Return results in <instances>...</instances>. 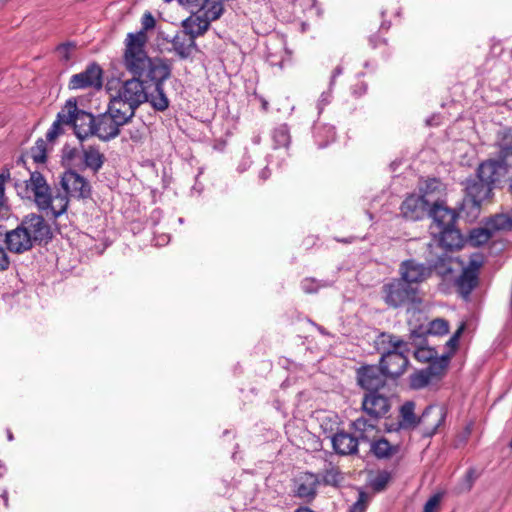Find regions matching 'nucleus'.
<instances>
[{"mask_svg":"<svg viewBox=\"0 0 512 512\" xmlns=\"http://www.w3.org/2000/svg\"><path fill=\"white\" fill-rule=\"evenodd\" d=\"M382 299L393 309H415L422 304L420 290L399 278H393L381 288Z\"/></svg>","mask_w":512,"mask_h":512,"instance_id":"39448f33","label":"nucleus"},{"mask_svg":"<svg viewBox=\"0 0 512 512\" xmlns=\"http://www.w3.org/2000/svg\"><path fill=\"white\" fill-rule=\"evenodd\" d=\"M378 419L369 417L368 419L361 416L355 419L351 423V428L355 432V437L359 438V441H371L377 433Z\"/></svg>","mask_w":512,"mask_h":512,"instance_id":"5701e85b","label":"nucleus"},{"mask_svg":"<svg viewBox=\"0 0 512 512\" xmlns=\"http://www.w3.org/2000/svg\"><path fill=\"white\" fill-rule=\"evenodd\" d=\"M408 348V343L391 333L382 332L375 340V349L382 355L395 353Z\"/></svg>","mask_w":512,"mask_h":512,"instance_id":"412c9836","label":"nucleus"},{"mask_svg":"<svg viewBox=\"0 0 512 512\" xmlns=\"http://www.w3.org/2000/svg\"><path fill=\"white\" fill-rule=\"evenodd\" d=\"M369 495L365 491H360L357 501L350 507L349 512H365L369 502Z\"/></svg>","mask_w":512,"mask_h":512,"instance_id":"49530a36","label":"nucleus"},{"mask_svg":"<svg viewBox=\"0 0 512 512\" xmlns=\"http://www.w3.org/2000/svg\"><path fill=\"white\" fill-rule=\"evenodd\" d=\"M500 156L503 158L505 165L509 168V191L512 194V145H507L501 148Z\"/></svg>","mask_w":512,"mask_h":512,"instance_id":"37998d69","label":"nucleus"},{"mask_svg":"<svg viewBox=\"0 0 512 512\" xmlns=\"http://www.w3.org/2000/svg\"><path fill=\"white\" fill-rule=\"evenodd\" d=\"M392 479L391 473L383 470L380 471L370 482V486L374 492L384 491Z\"/></svg>","mask_w":512,"mask_h":512,"instance_id":"58836bf2","label":"nucleus"},{"mask_svg":"<svg viewBox=\"0 0 512 512\" xmlns=\"http://www.w3.org/2000/svg\"><path fill=\"white\" fill-rule=\"evenodd\" d=\"M53 144L54 142H49L47 139H37L34 146L30 149V155L33 161L38 164L45 163Z\"/></svg>","mask_w":512,"mask_h":512,"instance_id":"72a5a7b5","label":"nucleus"},{"mask_svg":"<svg viewBox=\"0 0 512 512\" xmlns=\"http://www.w3.org/2000/svg\"><path fill=\"white\" fill-rule=\"evenodd\" d=\"M14 185L21 198L33 196L37 207L41 210H50L54 218L65 213L68 208L70 198L68 194L63 191L52 196L46 179L38 171L31 172L28 180L21 183L15 182Z\"/></svg>","mask_w":512,"mask_h":512,"instance_id":"20e7f679","label":"nucleus"},{"mask_svg":"<svg viewBox=\"0 0 512 512\" xmlns=\"http://www.w3.org/2000/svg\"><path fill=\"white\" fill-rule=\"evenodd\" d=\"M7 2H8V0H0V6L4 5Z\"/></svg>","mask_w":512,"mask_h":512,"instance_id":"052dcab7","label":"nucleus"},{"mask_svg":"<svg viewBox=\"0 0 512 512\" xmlns=\"http://www.w3.org/2000/svg\"><path fill=\"white\" fill-rule=\"evenodd\" d=\"M11 174L8 168L0 173V212L8 209L7 198L5 196V184L10 180Z\"/></svg>","mask_w":512,"mask_h":512,"instance_id":"79ce46f5","label":"nucleus"},{"mask_svg":"<svg viewBox=\"0 0 512 512\" xmlns=\"http://www.w3.org/2000/svg\"><path fill=\"white\" fill-rule=\"evenodd\" d=\"M478 280L479 278L476 273L463 270L455 281L458 293L464 298H467L478 285Z\"/></svg>","mask_w":512,"mask_h":512,"instance_id":"cd10ccee","label":"nucleus"},{"mask_svg":"<svg viewBox=\"0 0 512 512\" xmlns=\"http://www.w3.org/2000/svg\"><path fill=\"white\" fill-rule=\"evenodd\" d=\"M438 356L437 351L434 348L426 347V346H419L414 351V357L417 361L422 363H428L434 358Z\"/></svg>","mask_w":512,"mask_h":512,"instance_id":"a19ab883","label":"nucleus"},{"mask_svg":"<svg viewBox=\"0 0 512 512\" xmlns=\"http://www.w3.org/2000/svg\"><path fill=\"white\" fill-rule=\"evenodd\" d=\"M476 478H477V475H476L475 470L473 468L468 469L464 475L462 483L460 484L459 491L460 492H469L472 489Z\"/></svg>","mask_w":512,"mask_h":512,"instance_id":"a18cd8bd","label":"nucleus"},{"mask_svg":"<svg viewBox=\"0 0 512 512\" xmlns=\"http://www.w3.org/2000/svg\"><path fill=\"white\" fill-rule=\"evenodd\" d=\"M429 216L433 218L438 229L455 225L458 217L455 210L446 206L443 201L438 200L432 203Z\"/></svg>","mask_w":512,"mask_h":512,"instance_id":"6ab92c4d","label":"nucleus"},{"mask_svg":"<svg viewBox=\"0 0 512 512\" xmlns=\"http://www.w3.org/2000/svg\"><path fill=\"white\" fill-rule=\"evenodd\" d=\"M72 125L76 137L79 139L83 152V166L96 171V150L93 146H84V141L96 133V122L93 114L77 107L76 99L70 98L64 107L57 113L56 119L48 129L46 138L49 142L64 134V126Z\"/></svg>","mask_w":512,"mask_h":512,"instance_id":"f03ea898","label":"nucleus"},{"mask_svg":"<svg viewBox=\"0 0 512 512\" xmlns=\"http://www.w3.org/2000/svg\"><path fill=\"white\" fill-rule=\"evenodd\" d=\"M172 47L169 51H174L180 59H187L192 55L196 42L183 30L177 32L170 40Z\"/></svg>","mask_w":512,"mask_h":512,"instance_id":"4be33fe9","label":"nucleus"},{"mask_svg":"<svg viewBox=\"0 0 512 512\" xmlns=\"http://www.w3.org/2000/svg\"><path fill=\"white\" fill-rule=\"evenodd\" d=\"M441 498L442 495L440 493L434 494L430 497L424 505L423 512H434V510L439 506Z\"/></svg>","mask_w":512,"mask_h":512,"instance_id":"8fccbe9b","label":"nucleus"},{"mask_svg":"<svg viewBox=\"0 0 512 512\" xmlns=\"http://www.w3.org/2000/svg\"><path fill=\"white\" fill-rule=\"evenodd\" d=\"M126 70L133 76L131 79L122 82L120 79L113 78L107 81L105 89L108 94L109 102L114 107L121 110L131 117L135 110L145 102H150L154 109L164 111L169 106V100L164 93V82L171 76V65L169 64V73L161 78L158 75L150 73V67H144V71L136 73Z\"/></svg>","mask_w":512,"mask_h":512,"instance_id":"f257e3e1","label":"nucleus"},{"mask_svg":"<svg viewBox=\"0 0 512 512\" xmlns=\"http://www.w3.org/2000/svg\"><path fill=\"white\" fill-rule=\"evenodd\" d=\"M8 438H9V440H12L13 439L12 434H9Z\"/></svg>","mask_w":512,"mask_h":512,"instance_id":"680f3d73","label":"nucleus"},{"mask_svg":"<svg viewBox=\"0 0 512 512\" xmlns=\"http://www.w3.org/2000/svg\"><path fill=\"white\" fill-rule=\"evenodd\" d=\"M97 161H98V170H99L103 164L104 156L102 154L98 153Z\"/></svg>","mask_w":512,"mask_h":512,"instance_id":"4d7b16f0","label":"nucleus"},{"mask_svg":"<svg viewBox=\"0 0 512 512\" xmlns=\"http://www.w3.org/2000/svg\"><path fill=\"white\" fill-rule=\"evenodd\" d=\"M294 512H315V511H313L309 507L301 506V507L297 508Z\"/></svg>","mask_w":512,"mask_h":512,"instance_id":"6e6d98bb","label":"nucleus"},{"mask_svg":"<svg viewBox=\"0 0 512 512\" xmlns=\"http://www.w3.org/2000/svg\"><path fill=\"white\" fill-rule=\"evenodd\" d=\"M451 358L452 353H446L440 357L436 356V358L428 362L429 365L425 370L434 380H439L446 374Z\"/></svg>","mask_w":512,"mask_h":512,"instance_id":"c756f323","label":"nucleus"},{"mask_svg":"<svg viewBox=\"0 0 512 512\" xmlns=\"http://www.w3.org/2000/svg\"><path fill=\"white\" fill-rule=\"evenodd\" d=\"M449 332L448 321L437 318L429 323L427 333L431 335H445Z\"/></svg>","mask_w":512,"mask_h":512,"instance_id":"ea45409f","label":"nucleus"},{"mask_svg":"<svg viewBox=\"0 0 512 512\" xmlns=\"http://www.w3.org/2000/svg\"><path fill=\"white\" fill-rule=\"evenodd\" d=\"M178 2L182 6H185L186 8L190 9L191 12H194V10L198 11L201 4H204V0H178Z\"/></svg>","mask_w":512,"mask_h":512,"instance_id":"3c124183","label":"nucleus"},{"mask_svg":"<svg viewBox=\"0 0 512 512\" xmlns=\"http://www.w3.org/2000/svg\"><path fill=\"white\" fill-rule=\"evenodd\" d=\"M399 275L408 284L418 287L419 284L431 277L432 268L417 262L415 259H408L400 263Z\"/></svg>","mask_w":512,"mask_h":512,"instance_id":"f8f14e48","label":"nucleus"},{"mask_svg":"<svg viewBox=\"0 0 512 512\" xmlns=\"http://www.w3.org/2000/svg\"><path fill=\"white\" fill-rule=\"evenodd\" d=\"M509 446H510V448H512V439H511V442H510Z\"/></svg>","mask_w":512,"mask_h":512,"instance_id":"e2e57ef3","label":"nucleus"},{"mask_svg":"<svg viewBox=\"0 0 512 512\" xmlns=\"http://www.w3.org/2000/svg\"><path fill=\"white\" fill-rule=\"evenodd\" d=\"M10 265V260L5 249L0 245V271H5Z\"/></svg>","mask_w":512,"mask_h":512,"instance_id":"603ef678","label":"nucleus"},{"mask_svg":"<svg viewBox=\"0 0 512 512\" xmlns=\"http://www.w3.org/2000/svg\"><path fill=\"white\" fill-rule=\"evenodd\" d=\"M102 69L98 67V76H97V79H98V90L101 88L102 86Z\"/></svg>","mask_w":512,"mask_h":512,"instance_id":"5fc2aeb1","label":"nucleus"},{"mask_svg":"<svg viewBox=\"0 0 512 512\" xmlns=\"http://www.w3.org/2000/svg\"><path fill=\"white\" fill-rule=\"evenodd\" d=\"M370 450L378 459H390L399 452V446L390 444L386 438L382 437L371 441Z\"/></svg>","mask_w":512,"mask_h":512,"instance_id":"c85d7f7f","label":"nucleus"},{"mask_svg":"<svg viewBox=\"0 0 512 512\" xmlns=\"http://www.w3.org/2000/svg\"><path fill=\"white\" fill-rule=\"evenodd\" d=\"M492 236L493 234L486 225L485 227L475 228L470 232L469 243L472 246H480L487 243Z\"/></svg>","mask_w":512,"mask_h":512,"instance_id":"e433bc0d","label":"nucleus"},{"mask_svg":"<svg viewBox=\"0 0 512 512\" xmlns=\"http://www.w3.org/2000/svg\"><path fill=\"white\" fill-rule=\"evenodd\" d=\"M434 379L425 369H421L409 376L410 387L413 389H422L429 385Z\"/></svg>","mask_w":512,"mask_h":512,"instance_id":"4c0bfd02","label":"nucleus"},{"mask_svg":"<svg viewBox=\"0 0 512 512\" xmlns=\"http://www.w3.org/2000/svg\"><path fill=\"white\" fill-rule=\"evenodd\" d=\"M183 31L196 40L202 36L210 27V23L200 14L192 12V15L182 23Z\"/></svg>","mask_w":512,"mask_h":512,"instance_id":"393cba45","label":"nucleus"},{"mask_svg":"<svg viewBox=\"0 0 512 512\" xmlns=\"http://www.w3.org/2000/svg\"><path fill=\"white\" fill-rule=\"evenodd\" d=\"M20 224L22 225V228L27 232V235L29 236L33 246L36 244H46L53 237L50 225L41 215L31 213L25 216Z\"/></svg>","mask_w":512,"mask_h":512,"instance_id":"0eeeda50","label":"nucleus"},{"mask_svg":"<svg viewBox=\"0 0 512 512\" xmlns=\"http://www.w3.org/2000/svg\"><path fill=\"white\" fill-rule=\"evenodd\" d=\"M78 154L77 149L65 146L63 148V160L72 161Z\"/></svg>","mask_w":512,"mask_h":512,"instance_id":"864d4df0","label":"nucleus"},{"mask_svg":"<svg viewBox=\"0 0 512 512\" xmlns=\"http://www.w3.org/2000/svg\"><path fill=\"white\" fill-rule=\"evenodd\" d=\"M430 201L421 195L411 194L402 202L401 214L407 220H421L427 213L429 214Z\"/></svg>","mask_w":512,"mask_h":512,"instance_id":"f3484780","label":"nucleus"},{"mask_svg":"<svg viewBox=\"0 0 512 512\" xmlns=\"http://www.w3.org/2000/svg\"><path fill=\"white\" fill-rule=\"evenodd\" d=\"M361 408L369 417L380 420L391 409L390 399L379 391L366 392L363 396Z\"/></svg>","mask_w":512,"mask_h":512,"instance_id":"ddd939ff","label":"nucleus"},{"mask_svg":"<svg viewBox=\"0 0 512 512\" xmlns=\"http://www.w3.org/2000/svg\"><path fill=\"white\" fill-rule=\"evenodd\" d=\"M330 438L332 448L336 454L341 456L356 455L358 453L359 438L355 435L348 433L345 430H340L333 433V429H330V434L326 436Z\"/></svg>","mask_w":512,"mask_h":512,"instance_id":"dca6fc26","label":"nucleus"},{"mask_svg":"<svg viewBox=\"0 0 512 512\" xmlns=\"http://www.w3.org/2000/svg\"><path fill=\"white\" fill-rule=\"evenodd\" d=\"M96 84V62L90 63L86 70L71 76L68 87L70 90L85 89Z\"/></svg>","mask_w":512,"mask_h":512,"instance_id":"b1692460","label":"nucleus"},{"mask_svg":"<svg viewBox=\"0 0 512 512\" xmlns=\"http://www.w3.org/2000/svg\"><path fill=\"white\" fill-rule=\"evenodd\" d=\"M197 12L211 23L222 16L224 6L222 2L218 0H204V4H201Z\"/></svg>","mask_w":512,"mask_h":512,"instance_id":"7c9ffc66","label":"nucleus"},{"mask_svg":"<svg viewBox=\"0 0 512 512\" xmlns=\"http://www.w3.org/2000/svg\"><path fill=\"white\" fill-rule=\"evenodd\" d=\"M262 107H263V109H264V110H267V109H268V103H267V101H265V100H263V101H262Z\"/></svg>","mask_w":512,"mask_h":512,"instance_id":"bf43d9fd","label":"nucleus"},{"mask_svg":"<svg viewBox=\"0 0 512 512\" xmlns=\"http://www.w3.org/2000/svg\"><path fill=\"white\" fill-rule=\"evenodd\" d=\"M491 188L487 183H484L481 179L477 178V175L473 178H469L465 183L466 196L470 198L471 202L475 206H479L482 201L488 199L492 193Z\"/></svg>","mask_w":512,"mask_h":512,"instance_id":"aec40b11","label":"nucleus"},{"mask_svg":"<svg viewBox=\"0 0 512 512\" xmlns=\"http://www.w3.org/2000/svg\"><path fill=\"white\" fill-rule=\"evenodd\" d=\"M319 485V475L308 471L301 472L293 479L294 496L311 503L317 496Z\"/></svg>","mask_w":512,"mask_h":512,"instance_id":"9b49d317","label":"nucleus"},{"mask_svg":"<svg viewBox=\"0 0 512 512\" xmlns=\"http://www.w3.org/2000/svg\"><path fill=\"white\" fill-rule=\"evenodd\" d=\"M464 330V324H462L456 332L451 336V338L447 341L446 345L450 348V352L452 355L455 353V351L458 348L459 339Z\"/></svg>","mask_w":512,"mask_h":512,"instance_id":"09e8293b","label":"nucleus"},{"mask_svg":"<svg viewBox=\"0 0 512 512\" xmlns=\"http://www.w3.org/2000/svg\"><path fill=\"white\" fill-rule=\"evenodd\" d=\"M319 476L320 484L335 488L340 487L345 480L344 473L341 471L339 466L332 462H329L328 465L325 466Z\"/></svg>","mask_w":512,"mask_h":512,"instance_id":"bb28decb","label":"nucleus"},{"mask_svg":"<svg viewBox=\"0 0 512 512\" xmlns=\"http://www.w3.org/2000/svg\"><path fill=\"white\" fill-rule=\"evenodd\" d=\"M342 73V68L340 66H337L333 71V78L340 75Z\"/></svg>","mask_w":512,"mask_h":512,"instance_id":"13d9d810","label":"nucleus"},{"mask_svg":"<svg viewBox=\"0 0 512 512\" xmlns=\"http://www.w3.org/2000/svg\"><path fill=\"white\" fill-rule=\"evenodd\" d=\"M500 158L501 161L487 160L481 163L476 173L478 179H481L493 189L509 172V168L505 165L503 158L501 156Z\"/></svg>","mask_w":512,"mask_h":512,"instance_id":"2eb2a0df","label":"nucleus"},{"mask_svg":"<svg viewBox=\"0 0 512 512\" xmlns=\"http://www.w3.org/2000/svg\"><path fill=\"white\" fill-rule=\"evenodd\" d=\"M438 233L441 246L449 250L460 249L462 247V236L460 231L455 228V225L440 228L438 229Z\"/></svg>","mask_w":512,"mask_h":512,"instance_id":"a878e982","label":"nucleus"},{"mask_svg":"<svg viewBox=\"0 0 512 512\" xmlns=\"http://www.w3.org/2000/svg\"><path fill=\"white\" fill-rule=\"evenodd\" d=\"M482 265H483L482 255L474 254L470 258L468 266L466 268H464L463 270L470 271V272L476 273V275H478L479 269L482 267Z\"/></svg>","mask_w":512,"mask_h":512,"instance_id":"de8ad7c7","label":"nucleus"},{"mask_svg":"<svg viewBox=\"0 0 512 512\" xmlns=\"http://www.w3.org/2000/svg\"><path fill=\"white\" fill-rule=\"evenodd\" d=\"M60 186L70 198L87 199L92 195L90 182L74 170H67L62 174Z\"/></svg>","mask_w":512,"mask_h":512,"instance_id":"6e6552de","label":"nucleus"},{"mask_svg":"<svg viewBox=\"0 0 512 512\" xmlns=\"http://www.w3.org/2000/svg\"><path fill=\"white\" fill-rule=\"evenodd\" d=\"M415 404L411 401L405 402L400 408L399 427L411 429L418 425V418L415 415Z\"/></svg>","mask_w":512,"mask_h":512,"instance_id":"473e14b6","label":"nucleus"},{"mask_svg":"<svg viewBox=\"0 0 512 512\" xmlns=\"http://www.w3.org/2000/svg\"><path fill=\"white\" fill-rule=\"evenodd\" d=\"M428 267H431L432 272L434 271L438 276L447 279L453 272L452 258L447 253H443Z\"/></svg>","mask_w":512,"mask_h":512,"instance_id":"f704fd0d","label":"nucleus"},{"mask_svg":"<svg viewBox=\"0 0 512 512\" xmlns=\"http://www.w3.org/2000/svg\"><path fill=\"white\" fill-rule=\"evenodd\" d=\"M421 196L425 199L442 201L441 196L445 191L444 184L437 178H430L425 181L424 186L420 188Z\"/></svg>","mask_w":512,"mask_h":512,"instance_id":"2f4dec72","label":"nucleus"},{"mask_svg":"<svg viewBox=\"0 0 512 512\" xmlns=\"http://www.w3.org/2000/svg\"><path fill=\"white\" fill-rule=\"evenodd\" d=\"M130 118L129 115H124L121 108L109 102L107 112L98 115V139L109 140L119 134V128L125 124Z\"/></svg>","mask_w":512,"mask_h":512,"instance_id":"423d86ee","label":"nucleus"},{"mask_svg":"<svg viewBox=\"0 0 512 512\" xmlns=\"http://www.w3.org/2000/svg\"><path fill=\"white\" fill-rule=\"evenodd\" d=\"M74 49L75 44L73 42H66L56 47V53L61 61L68 62Z\"/></svg>","mask_w":512,"mask_h":512,"instance_id":"c03bdc74","label":"nucleus"},{"mask_svg":"<svg viewBox=\"0 0 512 512\" xmlns=\"http://www.w3.org/2000/svg\"><path fill=\"white\" fill-rule=\"evenodd\" d=\"M486 226L493 234L498 230H506L512 227V219L505 214H498L491 217L487 222Z\"/></svg>","mask_w":512,"mask_h":512,"instance_id":"c9c22d12","label":"nucleus"},{"mask_svg":"<svg viewBox=\"0 0 512 512\" xmlns=\"http://www.w3.org/2000/svg\"><path fill=\"white\" fill-rule=\"evenodd\" d=\"M387 375L380 366L365 364L356 370L357 384L367 392L379 391L386 385Z\"/></svg>","mask_w":512,"mask_h":512,"instance_id":"1a4fd4ad","label":"nucleus"},{"mask_svg":"<svg viewBox=\"0 0 512 512\" xmlns=\"http://www.w3.org/2000/svg\"><path fill=\"white\" fill-rule=\"evenodd\" d=\"M445 411L438 405H429L418 417V425L424 437L433 436L445 421Z\"/></svg>","mask_w":512,"mask_h":512,"instance_id":"4468645a","label":"nucleus"},{"mask_svg":"<svg viewBox=\"0 0 512 512\" xmlns=\"http://www.w3.org/2000/svg\"><path fill=\"white\" fill-rule=\"evenodd\" d=\"M142 28L136 33H128L125 39L123 63L130 71L141 73L144 67H150V73L163 78L169 73L167 60L148 56L145 47L148 41L147 31L155 27L156 21L150 12H145L141 19Z\"/></svg>","mask_w":512,"mask_h":512,"instance_id":"7ed1b4c3","label":"nucleus"},{"mask_svg":"<svg viewBox=\"0 0 512 512\" xmlns=\"http://www.w3.org/2000/svg\"><path fill=\"white\" fill-rule=\"evenodd\" d=\"M409 351L408 347L402 351L388 353L380 357L379 366L389 379L395 380L405 373L409 364L407 356Z\"/></svg>","mask_w":512,"mask_h":512,"instance_id":"9d476101","label":"nucleus"},{"mask_svg":"<svg viewBox=\"0 0 512 512\" xmlns=\"http://www.w3.org/2000/svg\"><path fill=\"white\" fill-rule=\"evenodd\" d=\"M5 243L10 252L17 254L29 251L33 247L27 232L22 228L21 224L6 233Z\"/></svg>","mask_w":512,"mask_h":512,"instance_id":"a211bd4d","label":"nucleus"}]
</instances>
